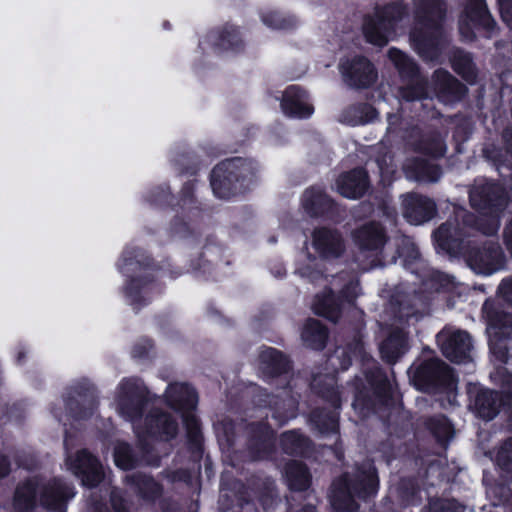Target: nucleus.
<instances>
[{"instance_id":"nucleus-18","label":"nucleus","mask_w":512,"mask_h":512,"mask_svg":"<svg viewBox=\"0 0 512 512\" xmlns=\"http://www.w3.org/2000/svg\"><path fill=\"white\" fill-rule=\"evenodd\" d=\"M352 237L361 251L376 255L382 251L388 239L384 228L376 222H369L357 228Z\"/></svg>"},{"instance_id":"nucleus-1","label":"nucleus","mask_w":512,"mask_h":512,"mask_svg":"<svg viewBox=\"0 0 512 512\" xmlns=\"http://www.w3.org/2000/svg\"><path fill=\"white\" fill-rule=\"evenodd\" d=\"M471 205L479 211L477 219L463 208L455 210L453 219H448L435 232L436 246L446 253H456L462 249L464 238L470 236L474 226L485 235H494L500 228L499 214L506 205L503 188L495 183L478 181L470 191Z\"/></svg>"},{"instance_id":"nucleus-20","label":"nucleus","mask_w":512,"mask_h":512,"mask_svg":"<svg viewBox=\"0 0 512 512\" xmlns=\"http://www.w3.org/2000/svg\"><path fill=\"white\" fill-rule=\"evenodd\" d=\"M281 108L284 114L297 118L309 117L314 110L306 93L297 86H290L285 90Z\"/></svg>"},{"instance_id":"nucleus-54","label":"nucleus","mask_w":512,"mask_h":512,"mask_svg":"<svg viewBox=\"0 0 512 512\" xmlns=\"http://www.w3.org/2000/svg\"><path fill=\"white\" fill-rule=\"evenodd\" d=\"M138 267H140L138 261H134L132 257H127L126 254L124 255L123 264L120 267L124 274H128L130 271H134Z\"/></svg>"},{"instance_id":"nucleus-49","label":"nucleus","mask_w":512,"mask_h":512,"mask_svg":"<svg viewBox=\"0 0 512 512\" xmlns=\"http://www.w3.org/2000/svg\"><path fill=\"white\" fill-rule=\"evenodd\" d=\"M504 22L512 28V0H497Z\"/></svg>"},{"instance_id":"nucleus-58","label":"nucleus","mask_w":512,"mask_h":512,"mask_svg":"<svg viewBox=\"0 0 512 512\" xmlns=\"http://www.w3.org/2000/svg\"><path fill=\"white\" fill-rule=\"evenodd\" d=\"M9 472V464L4 456H0V478L4 477Z\"/></svg>"},{"instance_id":"nucleus-12","label":"nucleus","mask_w":512,"mask_h":512,"mask_svg":"<svg viewBox=\"0 0 512 512\" xmlns=\"http://www.w3.org/2000/svg\"><path fill=\"white\" fill-rule=\"evenodd\" d=\"M339 68L345 83L351 87L366 88L377 80L373 64L365 57L356 56L343 60Z\"/></svg>"},{"instance_id":"nucleus-35","label":"nucleus","mask_w":512,"mask_h":512,"mask_svg":"<svg viewBox=\"0 0 512 512\" xmlns=\"http://www.w3.org/2000/svg\"><path fill=\"white\" fill-rule=\"evenodd\" d=\"M375 163L378 166L381 181L384 184H390L396 172V165L390 152L380 147Z\"/></svg>"},{"instance_id":"nucleus-47","label":"nucleus","mask_w":512,"mask_h":512,"mask_svg":"<svg viewBox=\"0 0 512 512\" xmlns=\"http://www.w3.org/2000/svg\"><path fill=\"white\" fill-rule=\"evenodd\" d=\"M78 396V399L76 400V403L77 404H81V405H85V404H88L89 406V412H79V413H76V416L79 417V418H84L90 414H92V410L94 409L95 407V400H94V396L92 393H89V394H82V393H78L77 394Z\"/></svg>"},{"instance_id":"nucleus-23","label":"nucleus","mask_w":512,"mask_h":512,"mask_svg":"<svg viewBox=\"0 0 512 512\" xmlns=\"http://www.w3.org/2000/svg\"><path fill=\"white\" fill-rule=\"evenodd\" d=\"M407 178L418 182H436L440 179L438 166L422 159H409L403 166Z\"/></svg>"},{"instance_id":"nucleus-9","label":"nucleus","mask_w":512,"mask_h":512,"mask_svg":"<svg viewBox=\"0 0 512 512\" xmlns=\"http://www.w3.org/2000/svg\"><path fill=\"white\" fill-rule=\"evenodd\" d=\"M388 57L401 77L407 80L406 85L399 91L402 99L414 101L429 96L426 91V80L420 76L418 68L411 58L396 48L389 49Z\"/></svg>"},{"instance_id":"nucleus-30","label":"nucleus","mask_w":512,"mask_h":512,"mask_svg":"<svg viewBox=\"0 0 512 512\" xmlns=\"http://www.w3.org/2000/svg\"><path fill=\"white\" fill-rule=\"evenodd\" d=\"M263 369L273 375H280L289 370L288 360L276 349L266 348L260 354Z\"/></svg>"},{"instance_id":"nucleus-25","label":"nucleus","mask_w":512,"mask_h":512,"mask_svg":"<svg viewBox=\"0 0 512 512\" xmlns=\"http://www.w3.org/2000/svg\"><path fill=\"white\" fill-rule=\"evenodd\" d=\"M253 442L251 453L253 460L268 456L273 446V431L265 424L252 425Z\"/></svg>"},{"instance_id":"nucleus-3","label":"nucleus","mask_w":512,"mask_h":512,"mask_svg":"<svg viewBox=\"0 0 512 512\" xmlns=\"http://www.w3.org/2000/svg\"><path fill=\"white\" fill-rule=\"evenodd\" d=\"M446 16L444 0H414V27L410 39L415 51L425 61H438L447 45L443 32Z\"/></svg>"},{"instance_id":"nucleus-50","label":"nucleus","mask_w":512,"mask_h":512,"mask_svg":"<svg viewBox=\"0 0 512 512\" xmlns=\"http://www.w3.org/2000/svg\"><path fill=\"white\" fill-rule=\"evenodd\" d=\"M315 422L319 425L320 432L322 433H329V432H336L337 430V418L334 414H331L327 418V423L323 426L320 425V419L319 416L314 413L313 414Z\"/></svg>"},{"instance_id":"nucleus-51","label":"nucleus","mask_w":512,"mask_h":512,"mask_svg":"<svg viewBox=\"0 0 512 512\" xmlns=\"http://www.w3.org/2000/svg\"><path fill=\"white\" fill-rule=\"evenodd\" d=\"M111 503L116 512H128L126 502L120 491L113 490L111 492Z\"/></svg>"},{"instance_id":"nucleus-64","label":"nucleus","mask_w":512,"mask_h":512,"mask_svg":"<svg viewBox=\"0 0 512 512\" xmlns=\"http://www.w3.org/2000/svg\"><path fill=\"white\" fill-rule=\"evenodd\" d=\"M509 512H512V506L510 507V511Z\"/></svg>"},{"instance_id":"nucleus-7","label":"nucleus","mask_w":512,"mask_h":512,"mask_svg":"<svg viewBox=\"0 0 512 512\" xmlns=\"http://www.w3.org/2000/svg\"><path fill=\"white\" fill-rule=\"evenodd\" d=\"M406 15L405 7L397 3L377 9L374 17L367 18L363 25L367 41L378 46L386 45Z\"/></svg>"},{"instance_id":"nucleus-41","label":"nucleus","mask_w":512,"mask_h":512,"mask_svg":"<svg viewBox=\"0 0 512 512\" xmlns=\"http://www.w3.org/2000/svg\"><path fill=\"white\" fill-rule=\"evenodd\" d=\"M262 21L273 29H289L296 24L293 17H285L279 12H268L262 15Z\"/></svg>"},{"instance_id":"nucleus-10","label":"nucleus","mask_w":512,"mask_h":512,"mask_svg":"<svg viewBox=\"0 0 512 512\" xmlns=\"http://www.w3.org/2000/svg\"><path fill=\"white\" fill-rule=\"evenodd\" d=\"M468 266L477 274L491 275L505 266V255L496 241L469 249L465 255Z\"/></svg>"},{"instance_id":"nucleus-36","label":"nucleus","mask_w":512,"mask_h":512,"mask_svg":"<svg viewBox=\"0 0 512 512\" xmlns=\"http://www.w3.org/2000/svg\"><path fill=\"white\" fill-rule=\"evenodd\" d=\"M427 426L439 442H447L453 437V427L442 415L431 418Z\"/></svg>"},{"instance_id":"nucleus-57","label":"nucleus","mask_w":512,"mask_h":512,"mask_svg":"<svg viewBox=\"0 0 512 512\" xmlns=\"http://www.w3.org/2000/svg\"><path fill=\"white\" fill-rule=\"evenodd\" d=\"M354 357H360L362 361L368 360V356L365 352L364 345L362 342L357 341L353 348Z\"/></svg>"},{"instance_id":"nucleus-27","label":"nucleus","mask_w":512,"mask_h":512,"mask_svg":"<svg viewBox=\"0 0 512 512\" xmlns=\"http://www.w3.org/2000/svg\"><path fill=\"white\" fill-rule=\"evenodd\" d=\"M499 395L491 390H480L474 400L473 407L480 418L493 419L499 410Z\"/></svg>"},{"instance_id":"nucleus-53","label":"nucleus","mask_w":512,"mask_h":512,"mask_svg":"<svg viewBox=\"0 0 512 512\" xmlns=\"http://www.w3.org/2000/svg\"><path fill=\"white\" fill-rule=\"evenodd\" d=\"M138 289L139 281L137 279H132L126 288V294L130 298L131 304H136L138 302Z\"/></svg>"},{"instance_id":"nucleus-21","label":"nucleus","mask_w":512,"mask_h":512,"mask_svg":"<svg viewBox=\"0 0 512 512\" xmlns=\"http://www.w3.org/2000/svg\"><path fill=\"white\" fill-rule=\"evenodd\" d=\"M433 82L437 97L445 103L459 100L466 93V87L445 70H437Z\"/></svg>"},{"instance_id":"nucleus-38","label":"nucleus","mask_w":512,"mask_h":512,"mask_svg":"<svg viewBox=\"0 0 512 512\" xmlns=\"http://www.w3.org/2000/svg\"><path fill=\"white\" fill-rule=\"evenodd\" d=\"M128 479L132 481L138 491L143 494L144 497L154 498L160 493L159 485L151 478L146 475H132Z\"/></svg>"},{"instance_id":"nucleus-14","label":"nucleus","mask_w":512,"mask_h":512,"mask_svg":"<svg viewBox=\"0 0 512 512\" xmlns=\"http://www.w3.org/2000/svg\"><path fill=\"white\" fill-rule=\"evenodd\" d=\"M312 247L319 257L323 259H334L340 257L345 244L342 235L334 229L318 228L312 233Z\"/></svg>"},{"instance_id":"nucleus-62","label":"nucleus","mask_w":512,"mask_h":512,"mask_svg":"<svg viewBox=\"0 0 512 512\" xmlns=\"http://www.w3.org/2000/svg\"><path fill=\"white\" fill-rule=\"evenodd\" d=\"M412 250H413V253L415 254L414 257L416 258L418 256V251H416V249L414 247L412 248Z\"/></svg>"},{"instance_id":"nucleus-61","label":"nucleus","mask_w":512,"mask_h":512,"mask_svg":"<svg viewBox=\"0 0 512 512\" xmlns=\"http://www.w3.org/2000/svg\"><path fill=\"white\" fill-rule=\"evenodd\" d=\"M67 406L69 407V409H70L71 411H73V402H72V401H69V402L67 403Z\"/></svg>"},{"instance_id":"nucleus-17","label":"nucleus","mask_w":512,"mask_h":512,"mask_svg":"<svg viewBox=\"0 0 512 512\" xmlns=\"http://www.w3.org/2000/svg\"><path fill=\"white\" fill-rule=\"evenodd\" d=\"M403 216L413 225L432 219L436 213L435 203L424 196L409 193L402 196Z\"/></svg>"},{"instance_id":"nucleus-19","label":"nucleus","mask_w":512,"mask_h":512,"mask_svg":"<svg viewBox=\"0 0 512 512\" xmlns=\"http://www.w3.org/2000/svg\"><path fill=\"white\" fill-rule=\"evenodd\" d=\"M483 313L488 322L487 332L496 338H506L512 333V313L500 310L494 303L486 301Z\"/></svg>"},{"instance_id":"nucleus-44","label":"nucleus","mask_w":512,"mask_h":512,"mask_svg":"<svg viewBox=\"0 0 512 512\" xmlns=\"http://www.w3.org/2000/svg\"><path fill=\"white\" fill-rule=\"evenodd\" d=\"M316 260L315 258L309 259V263L307 265H302L298 267L297 273L307 280L311 282H316L322 278V273L315 268Z\"/></svg>"},{"instance_id":"nucleus-5","label":"nucleus","mask_w":512,"mask_h":512,"mask_svg":"<svg viewBox=\"0 0 512 512\" xmlns=\"http://www.w3.org/2000/svg\"><path fill=\"white\" fill-rule=\"evenodd\" d=\"M37 495L42 506L50 510L61 509L67 500L74 497L73 488L60 480L42 482L31 479L19 485L15 492L14 506L21 512L35 506Z\"/></svg>"},{"instance_id":"nucleus-46","label":"nucleus","mask_w":512,"mask_h":512,"mask_svg":"<svg viewBox=\"0 0 512 512\" xmlns=\"http://www.w3.org/2000/svg\"><path fill=\"white\" fill-rule=\"evenodd\" d=\"M425 153L433 156L440 157L443 156L446 150L445 144L442 138L437 137L433 139L431 144L425 145L421 148Z\"/></svg>"},{"instance_id":"nucleus-13","label":"nucleus","mask_w":512,"mask_h":512,"mask_svg":"<svg viewBox=\"0 0 512 512\" xmlns=\"http://www.w3.org/2000/svg\"><path fill=\"white\" fill-rule=\"evenodd\" d=\"M443 354L452 362H465L470 359L472 341L465 331H443L438 335Z\"/></svg>"},{"instance_id":"nucleus-55","label":"nucleus","mask_w":512,"mask_h":512,"mask_svg":"<svg viewBox=\"0 0 512 512\" xmlns=\"http://www.w3.org/2000/svg\"><path fill=\"white\" fill-rule=\"evenodd\" d=\"M151 348H152L151 342L150 341H145L143 346L136 345L133 348V351H132L133 356L134 357H138V358L144 357Z\"/></svg>"},{"instance_id":"nucleus-15","label":"nucleus","mask_w":512,"mask_h":512,"mask_svg":"<svg viewBox=\"0 0 512 512\" xmlns=\"http://www.w3.org/2000/svg\"><path fill=\"white\" fill-rule=\"evenodd\" d=\"M413 379L423 388L449 385L452 381V374L444 362L439 359H430L415 369Z\"/></svg>"},{"instance_id":"nucleus-26","label":"nucleus","mask_w":512,"mask_h":512,"mask_svg":"<svg viewBox=\"0 0 512 512\" xmlns=\"http://www.w3.org/2000/svg\"><path fill=\"white\" fill-rule=\"evenodd\" d=\"M407 349V337L402 330L393 331L380 345L382 358L388 363H395Z\"/></svg>"},{"instance_id":"nucleus-52","label":"nucleus","mask_w":512,"mask_h":512,"mask_svg":"<svg viewBox=\"0 0 512 512\" xmlns=\"http://www.w3.org/2000/svg\"><path fill=\"white\" fill-rule=\"evenodd\" d=\"M498 290L503 299L512 304V279L503 280Z\"/></svg>"},{"instance_id":"nucleus-59","label":"nucleus","mask_w":512,"mask_h":512,"mask_svg":"<svg viewBox=\"0 0 512 512\" xmlns=\"http://www.w3.org/2000/svg\"><path fill=\"white\" fill-rule=\"evenodd\" d=\"M416 314L414 312H404L402 309H401V317H406V318H409L411 316H415Z\"/></svg>"},{"instance_id":"nucleus-2","label":"nucleus","mask_w":512,"mask_h":512,"mask_svg":"<svg viewBox=\"0 0 512 512\" xmlns=\"http://www.w3.org/2000/svg\"><path fill=\"white\" fill-rule=\"evenodd\" d=\"M147 400L148 390L138 378L124 379L117 388L116 409L124 419L132 422L138 438H174L178 432V423L168 413L154 410L146 416L144 426L138 423Z\"/></svg>"},{"instance_id":"nucleus-8","label":"nucleus","mask_w":512,"mask_h":512,"mask_svg":"<svg viewBox=\"0 0 512 512\" xmlns=\"http://www.w3.org/2000/svg\"><path fill=\"white\" fill-rule=\"evenodd\" d=\"M165 398L172 409L181 413L188 436L193 441L198 442L199 423L193 413L198 402L195 390L184 383H173L167 387Z\"/></svg>"},{"instance_id":"nucleus-24","label":"nucleus","mask_w":512,"mask_h":512,"mask_svg":"<svg viewBox=\"0 0 512 512\" xmlns=\"http://www.w3.org/2000/svg\"><path fill=\"white\" fill-rule=\"evenodd\" d=\"M269 404L272 410V418H274L279 425H283L290 419L296 417L297 400L289 391H283L279 395L271 396Z\"/></svg>"},{"instance_id":"nucleus-39","label":"nucleus","mask_w":512,"mask_h":512,"mask_svg":"<svg viewBox=\"0 0 512 512\" xmlns=\"http://www.w3.org/2000/svg\"><path fill=\"white\" fill-rule=\"evenodd\" d=\"M283 449L289 454H301L307 445V439L295 431H289L282 435Z\"/></svg>"},{"instance_id":"nucleus-4","label":"nucleus","mask_w":512,"mask_h":512,"mask_svg":"<svg viewBox=\"0 0 512 512\" xmlns=\"http://www.w3.org/2000/svg\"><path fill=\"white\" fill-rule=\"evenodd\" d=\"M377 489L376 470L370 461H366L353 477L345 475L341 483L334 484L331 504L337 512H355L358 505L354 496L365 499L374 496Z\"/></svg>"},{"instance_id":"nucleus-56","label":"nucleus","mask_w":512,"mask_h":512,"mask_svg":"<svg viewBox=\"0 0 512 512\" xmlns=\"http://www.w3.org/2000/svg\"><path fill=\"white\" fill-rule=\"evenodd\" d=\"M387 120H388L387 131L395 132L400 125L401 117L398 114H389Z\"/></svg>"},{"instance_id":"nucleus-45","label":"nucleus","mask_w":512,"mask_h":512,"mask_svg":"<svg viewBox=\"0 0 512 512\" xmlns=\"http://www.w3.org/2000/svg\"><path fill=\"white\" fill-rule=\"evenodd\" d=\"M239 42L237 30L233 27L226 29L225 32L220 35L219 45L223 49H230L237 46Z\"/></svg>"},{"instance_id":"nucleus-22","label":"nucleus","mask_w":512,"mask_h":512,"mask_svg":"<svg viewBox=\"0 0 512 512\" xmlns=\"http://www.w3.org/2000/svg\"><path fill=\"white\" fill-rule=\"evenodd\" d=\"M338 192L349 199H356L364 195L368 188L366 172L362 169H354L342 174L336 182Z\"/></svg>"},{"instance_id":"nucleus-37","label":"nucleus","mask_w":512,"mask_h":512,"mask_svg":"<svg viewBox=\"0 0 512 512\" xmlns=\"http://www.w3.org/2000/svg\"><path fill=\"white\" fill-rule=\"evenodd\" d=\"M114 461L115 464L123 470L132 469L140 462V460L133 455L130 446L126 443H118L116 445Z\"/></svg>"},{"instance_id":"nucleus-40","label":"nucleus","mask_w":512,"mask_h":512,"mask_svg":"<svg viewBox=\"0 0 512 512\" xmlns=\"http://www.w3.org/2000/svg\"><path fill=\"white\" fill-rule=\"evenodd\" d=\"M314 310L317 314L335 320L334 314L337 312L338 306L335 303L333 292L329 291L328 295L324 296L323 299L317 296Z\"/></svg>"},{"instance_id":"nucleus-34","label":"nucleus","mask_w":512,"mask_h":512,"mask_svg":"<svg viewBox=\"0 0 512 512\" xmlns=\"http://www.w3.org/2000/svg\"><path fill=\"white\" fill-rule=\"evenodd\" d=\"M335 379L331 375H326L324 378L321 376H314L312 380V388L315 389L323 397L327 398L332 405L339 407L340 397L335 389Z\"/></svg>"},{"instance_id":"nucleus-31","label":"nucleus","mask_w":512,"mask_h":512,"mask_svg":"<svg viewBox=\"0 0 512 512\" xmlns=\"http://www.w3.org/2000/svg\"><path fill=\"white\" fill-rule=\"evenodd\" d=\"M450 61L454 71L461 75L467 82L473 83L475 81L476 70L468 53L454 49Z\"/></svg>"},{"instance_id":"nucleus-11","label":"nucleus","mask_w":512,"mask_h":512,"mask_svg":"<svg viewBox=\"0 0 512 512\" xmlns=\"http://www.w3.org/2000/svg\"><path fill=\"white\" fill-rule=\"evenodd\" d=\"M476 26L483 27L489 37L496 27L484 0H470L464 15L460 18L459 31L464 41H472L475 38L474 27Z\"/></svg>"},{"instance_id":"nucleus-28","label":"nucleus","mask_w":512,"mask_h":512,"mask_svg":"<svg viewBox=\"0 0 512 512\" xmlns=\"http://www.w3.org/2000/svg\"><path fill=\"white\" fill-rule=\"evenodd\" d=\"M302 340L310 348L320 350L325 347L328 337L326 328L315 319L306 321L303 331Z\"/></svg>"},{"instance_id":"nucleus-43","label":"nucleus","mask_w":512,"mask_h":512,"mask_svg":"<svg viewBox=\"0 0 512 512\" xmlns=\"http://www.w3.org/2000/svg\"><path fill=\"white\" fill-rule=\"evenodd\" d=\"M497 464L507 471H512V439L507 441L497 452Z\"/></svg>"},{"instance_id":"nucleus-16","label":"nucleus","mask_w":512,"mask_h":512,"mask_svg":"<svg viewBox=\"0 0 512 512\" xmlns=\"http://www.w3.org/2000/svg\"><path fill=\"white\" fill-rule=\"evenodd\" d=\"M69 469L81 478L83 485L88 487L97 486L103 479L102 466L96 458L86 450L77 453L74 460L67 461Z\"/></svg>"},{"instance_id":"nucleus-33","label":"nucleus","mask_w":512,"mask_h":512,"mask_svg":"<svg viewBox=\"0 0 512 512\" xmlns=\"http://www.w3.org/2000/svg\"><path fill=\"white\" fill-rule=\"evenodd\" d=\"M376 116L375 109L368 104L352 106L342 115V121L355 126L372 121Z\"/></svg>"},{"instance_id":"nucleus-63","label":"nucleus","mask_w":512,"mask_h":512,"mask_svg":"<svg viewBox=\"0 0 512 512\" xmlns=\"http://www.w3.org/2000/svg\"><path fill=\"white\" fill-rule=\"evenodd\" d=\"M509 150L511 151L512 153V141H509Z\"/></svg>"},{"instance_id":"nucleus-60","label":"nucleus","mask_w":512,"mask_h":512,"mask_svg":"<svg viewBox=\"0 0 512 512\" xmlns=\"http://www.w3.org/2000/svg\"><path fill=\"white\" fill-rule=\"evenodd\" d=\"M300 512H315V508L311 505L305 506Z\"/></svg>"},{"instance_id":"nucleus-42","label":"nucleus","mask_w":512,"mask_h":512,"mask_svg":"<svg viewBox=\"0 0 512 512\" xmlns=\"http://www.w3.org/2000/svg\"><path fill=\"white\" fill-rule=\"evenodd\" d=\"M340 280L347 281V284L340 290L341 295L349 302L353 301L360 292L359 282L354 277L342 273L334 279V282H338ZM337 286V283L333 284Z\"/></svg>"},{"instance_id":"nucleus-48","label":"nucleus","mask_w":512,"mask_h":512,"mask_svg":"<svg viewBox=\"0 0 512 512\" xmlns=\"http://www.w3.org/2000/svg\"><path fill=\"white\" fill-rule=\"evenodd\" d=\"M336 360L339 361V368L341 370H346L351 364V356L346 355L344 349H337L335 355L330 358L332 366H336Z\"/></svg>"},{"instance_id":"nucleus-29","label":"nucleus","mask_w":512,"mask_h":512,"mask_svg":"<svg viewBox=\"0 0 512 512\" xmlns=\"http://www.w3.org/2000/svg\"><path fill=\"white\" fill-rule=\"evenodd\" d=\"M332 204V200L321 189H308L303 195V206L311 215L328 212Z\"/></svg>"},{"instance_id":"nucleus-32","label":"nucleus","mask_w":512,"mask_h":512,"mask_svg":"<svg viewBox=\"0 0 512 512\" xmlns=\"http://www.w3.org/2000/svg\"><path fill=\"white\" fill-rule=\"evenodd\" d=\"M285 474L291 489L301 491L309 486V473L301 463L289 462L286 465Z\"/></svg>"},{"instance_id":"nucleus-6","label":"nucleus","mask_w":512,"mask_h":512,"mask_svg":"<svg viewBox=\"0 0 512 512\" xmlns=\"http://www.w3.org/2000/svg\"><path fill=\"white\" fill-rule=\"evenodd\" d=\"M254 174L255 167L250 161L240 158L225 160L212 171V190L223 199L241 194L249 188Z\"/></svg>"}]
</instances>
